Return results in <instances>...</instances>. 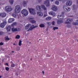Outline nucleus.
<instances>
[{"instance_id":"f257e3e1","label":"nucleus","mask_w":78,"mask_h":78,"mask_svg":"<svg viewBox=\"0 0 78 78\" xmlns=\"http://www.w3.org/2000/svg\"><path fill=\"white\" fill-rule=\"evenodd\" d=\"M20 5H17L15 6V12L18 14L20 12Z\"/></svg>"},{"instance_id":"f03ea898","label":"nucleus","mask_w":78,"mask_h":78,"mask_svg":"<svg viewBox=\"0 0 78 78\" xmlns=\"http://www.w3.org/2000/svg\"><path fill=\"white\" fill-rule=\"evenodd\" d=\"M7 23L6 20H3V22L0 24V26L1 28H4L5 26L6 25Z\"/></svg>"},{"instance_id":"7ed1b4c3","label":"nucleus","mask_w":78,"mask_h":78,"mask_svg":"<svg viewBox=\"0 0 78 78\" xmlns=\"http://www.w3.org/2000/svg\"><path fill=\"white\" fill-rule=\"evenodd\" d=\"M21 13L25 16H27L28 14V12L26 9H24L22 11Z\"/></svg>"},{"instance_id":"20e7f679","label":"nucleus","mask_w":78,"mask_h":78,"mask_svg":"<svg viewBox=\"0 0 78 78\" xmlns=\"http://www.w3.org/2000/svg\"><path fill=\"white\" fill-rule=\"evenodd\" d=\"M64 11L66 12H69L70 11V8H68L67 6L66 5H64L62 7Z\"/></svg>"},{"instance_id":"39448f33","label":"nucleus","mask_w":78,"mask_h":78,"mask_svg":"<svg viewBox=\"0 0 78 78\" xmlns=\"http://www.w3.org/2000/svg\"><path fill=\"white\" fill-rule=\"evenodd\" d=\"M30 13H31L32 14L35 15L36 14V11L35 10L33 9H30L28 8Z\"/></svg>"},{"instance_id":"423d86ee","label":"nucleus","mask_w":78,"mask_h":78,"mask_svg":"<svg viewBox=\"0 0 78 78\" xmlns=\"http://www.w3.org/2000/svg\"><path fill=\"white\" fill-rule=\"evenodd\" d=\"M12 10L11 9V7H9V6H7L5 7V11L7 12H11Z\"/></svg>"},{"instance_id":"0eeeda50","label":"nucleus","mask_w":78,"mask_h":78,"mask_svg":"<svg viewBox=\"0 0 78 78\" xmlns=\"http://www.w3.org/2000/svg\"><path fill=\"white\" fill-rule=\"evenodd\" d=\"M44 3L46 5L47 7L50 6V2L49 0H46V1L44 2Z\"/></svg>"},{"instance_id":"6e6552de","label":"nucleus","mask_w":78,"mask_h":78,"mask_svg":"<svg viewBox=\"0 0 78 78\" xmlns=\"http://www.w3.org/2000/svg\"><path fill=\"white\" fill-rule=\"evenodd\" d=\"M72 4V1H69L66 3V5L67 6H71Z\"/></svg>"},{"instance_id":"1a4fd4ad","label":"nucleus","mask_w":78,"mask_h":78,"mask_svg":"<svg viewBox=\"0 0 78 78\" xmlns=\"http://www.w3.org/2000/svg\"><path fill=\"white\" fill-rule=\"evenodd\" d=\"M51 9L54 11H56L58 10V8L55 5H53L51 8Z\"/></svg>"},{"instance_id":"9d476101","label":"nucleus","mask_w":78,"mask_h":78,"mask_svg":"<svg viewBox=\"0 0 78 78\" xmlns=\"http://www.w3.org/2000/svg\"><path fill=\"white\" fill-rule=\"evenodd\" d=\"M33 19H34V18H30L29 19V21L32 23H34L36 22V21Z\"/></svg>"},{"instance_id":"9b49d317","label":"nucleus","mask_w":78,"mask_h":78,"mask_svg":"<svg viewBox=\"0 0 78 78\" xmlns=\"http://www.w3.org/2000/svg\"><path fill=\"white\" fill-rule=\"evenodd\" d=\"M36 9L37 11H41V6L39 5H37L36 7Z\"/></svg>"},{"instance_id":"f8f14e48","label":"nucleus","mask_w":78,"mask_h":78,"mask_svg":"<svg viewBox=\"0 0 78 78\" xmlns=\"http://www.w3.org/2000/svg\"><path fill=\"white\" fill-rule=\"evenodd\" d=\"M66 21H67V22H65V24H68V23H70V22H71L72 21V20H70V19H67L66 20Z\"/></svg>"},{"instance_id":"ddd939ff","label":"nucleus","mask_w":78,"mask_h":78,"mask_svg":"<svg viewBox=\"0 0 78 78\" xmlns=\"http://www.w3.org/2000/svg\"><path fill=\"white\" fill-rule=\"evenodd\" d=\"M49 14L50 15H51V16H53L54 17H55V16H56V14H55V12H53V11L50 12L49 13Z\"/></svg>"},{"instance_id":"4468645a","label":"nucleus","mask_w":78,"mask_h":78,"mask_svg":"<svg viewBox=\"0 0 78 78\" xmlns=\"http://www.w3.org/2000/svg\"><path fill=\"white\" fill-rule=\"evenodd\" d=\"M6 16V14L5 13H0V16L2 17H5Z\"/></svg>"},{"instance_id":"2eb2a0df","label":"nucleus","mask_w":78,"mask_h":78,"mask_svg":"<svg viewBox=\"0 0 78 78\" xmlns=\"http://www.w3.org/2000/svg\"><path fill=\"white\" fill-rule=\"evenodd\" d=\"M14 21V19L10 18L9 19L8 22V23H12V22H13V21Z\"/></svg>"},{"instance_id":"dca6fc26","label":"nucleus","mask_w":78,"mask_h":78,"mask_svg":"<svg viewBox=\"0 0 78 78\" xmlns=\"http://www.w3.org/2000/svg\"><path fill=\"white\" fill-rule=\"evenodd\" d=\"M31 27V24H28L25 27V30H28Z\"/></svg>"},{"instance_id":"f3484780","label":"nucleus","mask_w":78,"mask_h":78,"mask_svg":"<svg viewBox=\"0 0 78 78\" xmlns=\"http://www.w3.org/2000/svg\"><path fill=\"white\" fill-rule=\"evenodd\" d=\"M37 14L38 16H43V13H42V12H37Z\"/></svg>"},{"instance_id":"a211bd4d","label":"nucleus","mask_w":78,"mask_h":78,"mask_svg":"<svg viewBox=\"0 0 78 78\" xmlns=\"http://www.w3.org/2000/svg\"><path fill=\"white\" fill-rule=\"evenodd\" d=\"M6 29L7 31H10L11 29V27L10 26H9L7 27Z\"/></svg>"},{"instance_id":"6ab92c4d","label":"nucleus","mask_w":78,"mask_h":78,"mask_svg":"<svg viewBox=\"0 0 78 78\" xmlns=\"http://www.w3.org/2000/svg\"><path fill=\"white\" fill-rule=\"evenodd\" d=\"M58 18V19H63V16L62 15H58V17H57Z\"/></svg>"},{"instance_id":"aec40b11","label":"nucleus","mask_w":78,"mask_h":78,"mask_svg":"<svg viewBox=\"0 0 78 78\" xmlns=\"http://www.w3.org/2000/svg\"><path fill=\"white\" fill-rule=\"evenodd\" d=\"M12 31H13V32H14V31H17L18 30L17 28H13L12 29Z\"/></svg>"},{"instance_id":"412c9836","label":"nucleus","mask_w":78,"mask_h":78,"mask_svg":"<svg viewBox=\"0 0 78 78\" xmlns=\"http://www.w3.org/2000/svg\"><path fill=\"white\" fill-rule=\"evenodd\" d=\"M57 24H61V23H62L63 22L62 20H58L57 21Z\"/></svg>"},{"instance_id":"4be33fe9","label":"nucleus","mask_w":78,"mask_h":78,"mask_svg":"<svg viewBox=\"0 0 78 78\" xmlns=\"http://www.w3.org/2000/svg\"><path fill=\"white\" fill-rule=\"evenodd\" d=\"M41 7L43 8V9L44 10H47V8L45 7V5H41Z\"/></svg>"},{"instance_id":"5701e85b","label":"nucleus","mask_w":78,"mask_h":78,"mask_svg":"<svg viewBox=\"0 0 78 78\" xmlns=\"http://www.w3.org/2000/svg\"><path fill=\"white\" fill-rule=\"evenodd\" d=\"M23 5L24 7H25V6L27 5V2L25 1H24L23 2Z\"/></svg>"},{"instance_id":"b1692460","label":"nucleus","mask_w":78,"mask_h":78,"mask_svg":"<svg viewBox=\"0 0 78 78\" xmlns=\"http://www.w3.org/2000/svg\"><path fill=\"white\" fill-rule=\"evenodd\" d=\"M9 2L11 5H13L14 3V0H9Z\"/></svg>"},{"instance_id":"393cba45","label":"nucleus","mask_w":78,"mask_h":78,"mask_svg":"<svg viewBox=\"0 0 78 78\" xmlns=\"http://www.w3.org/2000/svg\"><path fill=\"white\" fill-rule=\"evenodd\" d=\"M39 27L41 28L44 27H45V25H44V24H41L39 25Z\"/></svg>"},{"instance_id":"a878e982","label":"nucleus","mask_w":78,"mask_h":78,"mask_svg":"<svg viewBox=\"0 0 78 78\" xmlns=\"http://www.w3.org/2000/svg\"><path fill=\"white\" fill-rule=\"evenodd\" d=\"M73 25H78V22H73Z\"/></svg>"},{"instance_id":"bb28decb","label":"nucleus","mask_w":78,"mask_h":78,"mask_svg":"<svg viewBox=\"0 0 78 78\" xmlns=\"http://www.w3.org/2000/svg\"><path fill=\"white\" fill-rule=\"evenodd\" d=\"M12 16H13V17H14L15 18H16V17H17V15L14 13H12Z\"/></svg>"},{"instance_id":"cd10ccee","label":"nucleus","mask_w":78,"mask_h":78,"mask_svg":"<svg viewBox=\"0 0 78 78\" xmlns=\"http://www.w3.org/2000/svg\"><path fill=\"white\" fill-rule=\"evenodd\" d=\"M20 49V47L17 46L16 47V50L17 51H19Z\"/></svg>"},{"instance_id":"c85d7f7f","label":"nucleus","mask_w":78,"mask_h":78,"mask_svg":"<svg viewBox=\"0 0 78 78\" xmlns=\"http://www.w3.org/2000/svg\"><path fill=\"white\" fill-rule=\"evenodd\" d=\"M22 41L20 40V41L18 44L19 46H21V45H22Z\"/></svg>"},{"instance_id":"c756f323","label":"nucleus","mask_w":78,"mask_h":78,"mask_svg":"<svg viewBox=\"0 0 78 78\" xmlns=\"http://www.w3.org/2000/svg\"><path fill=\"white\" fill-rule=\"evenodd\" d=\"M46 19L48 20H50L51 19V17H48L46 18Z\"/></svg>"},{"instance_id":"7c9ffc66","label":"nucleus","mask_w":78,"mask_h":78,"mask_svg":"<svg viewBox=\"0 0 78 78\" xmlns=\"http://www.w3.org/2000/svg\"><path fill=\"white\" fill-rule=\"evenodd\" d=\"M16 25H17V23L16 22H14L12 24V26H16Z\"/></svg>"},{"instance_id":"2f4dec72","label":"nucleus","mask_w":78,"mask_h":78,"mask_svg":"<svg viewBox=\"0 0 78 78\" xmlns=\"http://www.w3.org/2000/svg\"><path fill=\"white\" fill-rule=\"evenodd\" d=\"M33 28L30 27V28L27 30V31H32L33 29Z\"/></svg>"},{"instance_id":"473e14b6","label":"nucleus","mask_w":78,"mask_h":78,"mask_svg":"<svg viewBox=\"0 0 78 78\" xmlns=\"http://www.w3.org/2000/svg\"><path fill=\"white\" fill-rule=\"evenodd\" d=\"M16 39H20V36H19V35H17L16 37Z\"/></svg>"},{"instance_id":"72a5a7b5","label":"nucleus","mask_w":78,"mask_h":78,"mask_svg":"<svg viewBox=\"0 0 78 78\" xmlns=\"http://www.w3.org/2000/svg\"><path fill=\"white\" fill-rule=\"evenodd\" d=\"M53 29L54 30H57L58 29V27H54L53 28Z\"/></svg>"},{"instance_id":"f704fd0d","label":"nucleus","mask_w":78,"mask_h":78,"mask_svg":"<svg viewBox=\"0 0 78 78\" xmlns=\"http://www.w3.org/2000/svg\"><path fill=\"white\" fill-rule=\"evenodd\" d=\"M5 40L7 41H9V38H8V37L7 36L5 37Z\"/></svg>"},{"instance_id":"c9c22d12","label":"nucleus","mask_w":78,"mask_h":78,"mask_svg":"<svg viewBox=\"0 0 78 78\" xmlns=\"http://www.w3.org/2000/svg\"><path fill=\"white\" fill-rule=\"evenodd\" d=\"M15 66V64H14V63H12L11 66V67H14Z\"/></svg>"},{"instance_id":"e433bc0d","label":"nucleus","mask_w":78,"mask_h":78,"mask_svg":"<svg viewBox=\"0 0 78 78\" xmlns=\"http://www.w3.org/2000/svg\"><path fill=\"white\" fill-rule=\"evenodd\" d=\"M9 67H5V70L7 71H9Z\"/></svg>"},{"instance_id":"4c0bfd02","label":"nucleus","mask_w":78,"mask_h":78,"mask_svg":"<svg viewBox=\"0 0 78 78\" xmlns=\"http://www.w3.org/2000/svg\"><path fill=\"white\" fill-rule=\"evenodd\" d=\"M55 4H56V5H59V1H56L55 2Z\"/></svg>"},{"instance_id":"58836bf2","label":"nucleus","mask_w":78,"mask_h":78,"mask_svg":"<svg viewBox=\"0 0 78 78\" xmlns=\"http://www.w3.org/2000/svg\"><path fill=\"white\" fill-rule=\"evenodd\" d=\"M47 24H48V25H51V23L50 22H48L47 23Z\"/></svg>"},{"instance_id":"ea45409f","label":"nucleus","mask_w":78,"mask_h":78,"mask_svg":"<svg viewBox=\"0 0 78 78\" xmlns=\"http://www.w3.org/2000/svg\"><path fill=\"white\" fill-rule=\"evenodd\" d=\"M3 34H4V33L3 32H0V35H3Z\"/></svg>"},{"instance_id":"a19ab883","label":"nucleus","mask_w":78,"mask_h":78,"mask_svg":"<svg viewBox=\"0 0 78 78\" xmlns=\"http://www.w3.org/2000/svg\"><path fill=\"white\" fill-rule=\"evenodd\" d=\"M46 56H47V57H50V55L49 54H47L46 55Z\"/></svg>"},{"instance_id":"79ce46f5","label":"nucleus","mask_w":78,"mask_h":78,"mask_svg":"<svg viewBox=\"0 0 78 78\" xmlns=\"http://www.w3.org/2000/svg\"><path fill=\"white\" fill-rule=\"evenodd\" d=\"M31 27L33 28H34V25H32Z\"/></svg>"},{"instance_id":"37998d69","label":"nucleus","mask_w":78,"mask_h":78,"mask_svg":"<svg viewBox=\"0 0 78 78\" xmlns=\"http://www.w3.org/2000/svg\"><path fill=\"white\" fill-rule=\"evenodd\" d=\"M3 45V43L2 42L0 43V45Z\"/></svg>"},{"instance_id":"c03bdc74","label":"nucleus","mask_w":78,"mask_h":78,"mask_svg":"<svg viewBox=\"0 0 78 78\" xmlns=\"http://www.w3.org/2000/svg\"><path fill=\"white\" fill-rule=\"evenodd\" d=\"M55 22H54V21H53V22L52 23L53 25H55Z\"/></svg>"},{"instance_id":"a18cd8bd","label":"nucleus","mask_w":78,"mask_h":78,"mask_svg":"<svg viewBox=\"0 0 78 78\" xmlns=\"http://www.w3.org/2000/svg\"><path fill=\"white\" fill-rule=\"evenodd\" d=\"M62 58L66 59V58L65 57H63Z\"/></svg>"},{"instance_id":"49530a36","label":"nucleus","mask_w":78,"mask_h":78,"mask_svg":"<svg viewBox=\"0 0 78 78\" xmlns=\"http://www.w3.org/2000/svg\"><path fill=\"white\" fill-rule=\"evenodd\" d=\"M5 65H7V66H8V63H5Z\"/></svg>"},{"instance_id":"de8ad7c7","label":"nucleus","mask_w":78,"mask_h":78,"mask_svg":"<svg viewBox=\"0 0 78 78\" xmlns=\"http://www.w3.org/2000/svg\"><path fill=\"white\" fill-rule=\"evenodd\" d=\"M74 37H75V38H76V37H77V35H75L74 36Z\"/></svg>"},{"instance_id":"09e8293b","label":"nucleus","mask_w":78,"mask_h":78,"mask_svg":"<svg viewBox=\"0 0 78 78\" xmlns=\"http://www.w3.org/2000/svg\"><path fill=\"white\" fill-rule=\"evenodd\" d=\"M38 27V26H34V28H37Z\"/></svg>"},{"instance_id":"8fccbe9b","label":"nucleus","mask_w":78,"mask_h":78,"mask_svg":"<svg viewBox=\"0 0 78 78\" xmlns=\"http://www.w3.org/2000/svg\"><path fill=\"white\" fill-rule=\"evenodd\" d=\"M67 27H70V26L69 25H67Z\"/></svg>"},{"instance_id":"3c124183","label":"nucleus","mask_w":78,"mask_h":78,"mask_svg":"<svg viewBox=\"0 0 78 78\" xmlns=\"http://www.w3.org/2000/svg\"><path fill=\"white\" fill-rule=\"evenodd\" d=\"M41 0H39V1H38V2H39V3H41Z\"/></svg>"},{"instance_id":"603ef678","label":"nucleus","mask_w":78,"mask_h":78,"mask_svg":"<svg viewBox=\"0 0 78 78\" xmlns=\"http://www.w3.org/2000/svg\"><path fill=\"white\" fill-rule=\"evenodd\" d=\"M47 16V14H44V17H46V16Z\"/></svg>"},{"instance_id":"864d4df0","label":"nucleus","mask_w":78,"mask_h":78,"mask_svg":"<svg viewBox=\"0 0 78 78\" xmlns=\"http://www.w3.org/2000/svg\"><path fill=\"white\" fill-rule=\"evenodd\" d=\"M62 14L63 15H64V12H62Z\"/></svg>"},{"instance_id":"5fc2aeb1","label":"nucleus","mask_w":78,"mask_h":78,"mask_svg":"<svg viewBox=\"0 0 78 78\" xmlns=\"http://www.w3.org/2000/svg\"><path fill=\"white\" fill-rule=\"evenodd\" d=\"M42 73H43V74H44V71H42Z\"/></svg>"},{"instance_id":"6e6d98bb","label":"nucleus","mask_w":78,"mask_h":78,"mask_svg":"<svg viewBox=\"0 0 78 78\" xmlns=\"http://www.w3.org/2000/svg\"><path fill=\"white\" fill-rule=\"evenodd\" d=\"M4 61V59H2V62H3Z\"/></svg>"},{"instance_id":"4d7b16f0","label":"nucleus","mask_w":78,"mask_h":78,"mask_svg":"<svg viewBox=\"0 0 78 78\" xmlns=\"http://www.w3.org/2000/svg\"><path fill=\"white\" fill-rule=\"evenodd\" d=\"M54 0H50L51 2H53Z\"/></svg>"},{"instance_id":"13d9d810","label":"nucleus","mask_w":78,"mask_h":78,"mask_svg":"<svg viewBox=\"0 0 78 78\" xmlns=\"http://www.w3.org/2000/svg\"><path fill=\"white\" fill-rule=\"evenodd\" d=\"M12 53H14V51H12Z\"/></svg>"},{"instance_id":"bf43d9fd","label":"nucleus","mask_w":78,"mask_h":78,"mask_svg":"<svg viewBox=\"0 0 78 78\" xmlns=\"http://www.w3.org/2000/svg\"><path fill=\"white\" fill-rule=\"evenodd\" d=\"M27 43H29V41H27Z\"/></svg>"},{"instance_id":"052dcab7","label":"nucleus","mask_w":78,"mask_h":78,"mask_svg":"<svg viewBox=\"0 0 78 78\" xmlns=\"http://www.w3.org/2000/svg\"><path fill=\"white\" fill-rule=\"evenodd\" d=\"M77 3H78V0H77Z\"/></svg>"},{"instance_id":"680f3d73","label":"nucleus","mask_w":78,"mask_h":78,"mask_svg":"<svg viewBox=\"0 0 78 78\" xmlns=\"http://www.w3.org/2000/svg\"><path fill=\"white\" fill-rule=\"evenodd\" d=\"M13 45H16V44H14V43L13 44Z\"/></svg>"},{"instance_id":"e2e57ef3","label":"nucleus","mask_w":78,"mask_h":78,"mask_svg":"<svg viewBox=\"0 0 78 78\" xmlns=\"http://www.w3.org/2000/svg\"><path fill=\"white\" fill-rule=\"evenodd\" d=\"M18 30H19L20 31V28H18Z\"/></svg>"},{"instance_id":"0e129e2a","label":"nucleus","mask_w":78,"mask_h":78,"mask_svg":"<svg viewBox=\"0 0 78 78\" xmlns=\"http://www.w3.org/2000/svg\"><path fill=\"white\" fill-rule=\"evenodd\" d=\"M48 31V29H47L46 30V31Z\"/></svg>"},{"instance_id":"69168bd1","label":"nucleus","mask_w":78,"mask_h":78,"mask_svg":"<svg viewBox=\"0 0 78 78\" xmlns=\"http://www.w3.org/2000/svg\"><path fill=\"white\" fill-rule=\"evenodd\" d=\"M76 41H77V42H78V39L76 40Z\"/></svg>"},{"instance_id":"338daca9","label":"nucleus","mask_w":78,"mask_h":78,"mask_svg":"<svg viewBox=\"0 0 78 78\" xmlns=\"http://www.w3.org/2000/svg\"><path fill=\"white\" fill-rule=\"evenodd\" d=\"M2 78V76H0V78Z\"/></svg>"},{"instance_id":"774afa93","label":"nucleus","mask_w":78,"mask_h":78,"mask_svg":"<svg viewBox=\"0 0 78 78\" xmlns=\"http://www.w3.org/2000/svg\"><path fill=\"white\" fill-rule=\"evenodd\" d=\"M2 5V3H0V5Z\"/></svg>"}]
</instances>
